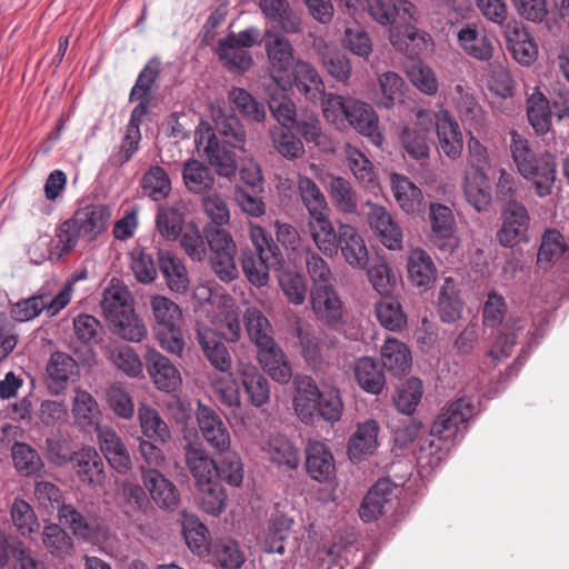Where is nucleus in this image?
Returning <instances> with one entry per match:
<instances>
[{"label": "nucleus", "instance_id": "53", "mask_svg": "<svg viewBox=\"0 0 569 569\" xmlns=\"http://www.w3.org/2000/svg\"><path fill=\"white\" fill-rule=\"evenodd\" d=\"M462 301L452 278H446L438 297V312L443 322H455L461 317Z\"/></svg>", "mask_w": 569, "mask_h": 569}, {"label": "nucleus", "instance_id": "13", "mask_svg": "<svg viewBox=\"0 0 569 569\" xmlns=\"http://www.w3.org/2000/svg\"><path fill=\"white\" fill-rule=\"evenodd\" d=\"M196 417L200 432L211 448L219 453L229 450L231 437L221 417L212 408L202 403L198 405Z\"/></svg>", "mask_w": 569, "mask_h": 569}, {"label": "nucleus", "instance_id": "1", "mask_svg": "<svg viewBox=\"0 0 569 569\" xmlns=\"http://www.w3.org/2000/svg\"><path fill=\"white\" fill-rule=\"evenodd\" d=\"M244 144L246 130L240 119L234 114H219L204 154L219 176L229 178L237 170L236 150H243Z\"/></svg>", "mask_w": 569, "mask_h": 569}, {"label": "nucleus", "instance_id": "6", "mask_svg": "<svg viewBox=\"0 0 569 569\" xmlns=\"http://www.w3.org/2000/svg\"><path fill=\"white\" fill-rule=\"evenodd\" d=\"M264 49L270 63V77L281 89H287L291 84L289 69H292L296 61L291 42L276 30H267Z\"/></svg>", "mask_w": 569, "mask_h": 569}, {"label": "nucleus", "instance_id": "7", "mask_svg": "<svg viewBox=\"0 0 569 569\" xmlns=\"http://www.w3.org/2000/svg\"><path fill=\"white\" fill-rule=\"evenodd\" d=\"M77 280L78 278L76 277L68 279L53 298L43 293L17 302L11 308V316L17 321H29L38 317L43 310H46L49 316L57 315L70 302Z\"/></svg>", "mask_w": 569, "mask_h": 569}, {"label": "nucleus", "instance_id": "40", "mask_svg": "<svg viewBox=\"0 0 569 569\" xmlns=\"http://www.w3.org/2000/svg\"><path fill=\"white\" fill-rule=\"evenodd\" d=\"M345 156L350 171L360 184L371 190L379 186L375 167L363 152L351 144H347Z\"/></svg>", "mask_w": 569, "mask_h": 569}, {"label": "nucleus", "instance_id": "9", "mask_svg": "<svg viewBox=\"0 0 569 569\" xmlns=\"http://www.w3.org/2000/svg\"><path fill=\"white\" fill-rule=\"evenodd\" d=\"M476 408L468 398L451 402L435 420L430 433L442 440H451L467 429L468 421L475 416Z\"/></svg>", "mask_w": 569, "mask_h": 569}, {"label": "nucleus", "instance_id": "3", "mask_svg": "<svg viewBox=\"0 0 569 569\" xmlns=\"http://www.w3.org/2000/svg\"><path fill=\"white\" fill-rule=\"evenodd\" d=\"M101 308L114 335L133 342L147 336V327L136 315L131 295L124 286L112 280L104 289Z\"/></svg>", "mask_w": 569, "mask_h": 569}, {"label": "nucleus", "instance_id": "44", "mask_svg": "<svg viewBox=\"0 0 569 569\" xmlns=\"http://www.w3.org/2000/svg\"><path fill=\"white\" fill-rule=\"evenodd\" d=\"M208 555H211L216 563L222 569H240L246 561L241 547L230 538L211 542Z\"/></svg>", "mask_w": 569, "mask_h": 569}, {"label": "nucleus", "instance_id": "39", "mask_svg": "<svg viewBox=\"0 0 569 569\" xmlns=\"http://www.w3.org/2000/svg\"><path fill=\"white\" fill-rule=\"evenodd\" d=\"M393 197L400 208L407 213L419 211L423 196L408 177L393 173L390 178Z\"/></svg>", "mask_w": 569, "mask_h": 569}, {"label": "nucleus", "instance_id": "33", "mask_svg": "<svg viewBox=\"0 0 569 569\" xmlns=\"http://www.w3.org/2000/svg\"><path fill=\"white\" fill-rule=\"evenodd\" d=\"M379 425L369 419L357 426L356 432L349 440L348 455L352 461H360L371 455L378 445Z\"/></svg>", "mask_w": 569, "mask_h": 569}, {"label": "nucleus", "instance_id": "10", "mask_svg": "<svg viewBox=\"0 0 569 569\" xmlns=\"http://www.w3.org/2000/svg\"><path fill=\"white\" fill-rule=\"evenodd\" d=\"M71 218L82 234V241L88 243L108 229L111 209L107 204L81 201Z\"/></svg>", "mask_w": 569, "mask_h": 569}, {"label": "nucleus", "instance_id": "37", "mask_svg": "<svg viewBox=\"0 0 569 569\" xmlns=\"http://www.w3.org/2000/svg\"><path fill=\"white\" fill-rule=\"evenodd\" d=\"M327 190L337 211L346 214L357 212L358 194L349 180L340 176H330Z\"/></svg>", "mask_w": 569, "mask_h": 569}, {"label": "nucleus", "instance_id": "27", "mask_svg": "<svg viewBox=\"0 0 569 569\" xmlns=\"http://www.w3.org/2000/svg\"><path fill=\"white\" fill-rule=\"evenodd\" d=\"M306 456V468L312 479L323 482L335 476V459L326 443L321 441H309Z\"/></svg>", "mask_w": 569, "mask_h": 569}, {"label": "nucleus", "instance_id": "54", "mask_svg": "<svg viewBox=\"0 0 569 569\" xmlns=\"http://www.w3.org/2000/svg\"><path fill=\"white\" fill-rule=\"evenodd\" d=\"M297 190L299 198L308 212V217L330 211L323 192L311 178L299 177Z\"/></svg>", "mask_w": 569, "mask_h": 569}, {"label": "nucleus", "instance_id": "17", "mask_svg": "<svg viewBox=\"0 0 569 569\" xmlns=\"http://www.w3.org/2000/svg\"><path fill=\"white\" fill-rule=\"evenodd\" d=\"M367 10L381 26L409 23L416 13V6L408 0H367Z\"/></svg>", "mask_w": 569, "mask_h": 569}, {"label": "nucleus", "instance_id": "51", "mask_svg": "<svg viewBox=\"0 0 569 569\" xmlns=\"http://www.w3.org/2000/svg\"><path fill=\"white\" fill-rule=\"evenodd\" d=\"M150 308L154 320V331L181 325L182 311L171 299L161 295L152 296Z\"/></svg>", "mask_w": 569, "mask_h": 569}, {"label": "nucleus", "instance_id": "32", "mask_svg": "<svg viewBox=\"0 0 569 569\" xmlns=\"http://www.w3.org/2000/svg\"><path fill=\"white\" fill-rule=\"evenodd\" d=\"M556 168L555 156L549 152H542L539 154L537 161L532 163V172L522 177L532 181L536 194L543 198L552 193L557 174Z\"/></svg>", "mask_w": 569, "mask_h": 569}, {"label": "nucleus", "instance_id": "5", "mask_svg": "<svg viewBox=\"0 0 569 569\" xmlns=\"http://www.w3.org/2000/svg\"><path fill=\"white\" fill-rule=\"evenodd\" d=\"M204 238L210 249V266L214 274L223 282L238 278L239 270L236 262L237 246L226 229L212 224L204 226Z\"/></svg>", "mask_w": 569, "mask_h": 569}, {"label": "nucleus", "instance_id": "52", "mask_svg": "<svg viewBox=\"0 0 569 569\" xmlns=\"http://www.w3.org/2000/svg\"><path fill=\"white\" fill-rule=\"evenodd\" d=\"M507 41L509 50L519 63L528 66L536 59L537 44L523 28H509L507 30Z\"/></svg>", "mask_w": 569, "mask_h": 569}, {"label": "nucleus", "instance_id": "14", "mask_svg": "<svg viewBox=\"0 0 569 569\" xmlns=\"http://www.w3.org/2000/svg\"><path fill=\"white\" fill-rule=\"evenodd\" d=\"M366 206L369 208L367 212L369 227L380 242L388 249H400L402 244V232L388 210L371 201H367Z\"/></svg>", "mask_w": 569, "mask_h": 569}, {"label": "nucleus", "instance_id": "22", "mask_svg": "<svg viewBox=\"0 0 569 569\" xmlns=\"http://www.w3.org/2000/svg\"><path fill=\"white\" fill-rule=\"evenodd\" d=\"M459 48L470 58L489 61L493 57L495 46L485 29L476 24H467L457 33Z\"/></svg>", "mask_w": 569, "mask_h": 569}, {"label": "nucleus", "instance_id": "25", "mask_svg": "<svg viewBox=\"0 0 569 569\" xmlns=\"http://www.w3.org/2000/svg\"><path fill=\"white\" fill-rule=\"evenodd\" d=\"M436 130L439 139V148L450 159L460 157L463 140L458 122L447 110L436 113Z\"/></svg>", "mask_w": 569, "mask_h": 569}, {"label": "nucleus", "instance_id": "60", "mask_svg": "<svg viewBox=\"0 0 569 569\" xmlns=\"http://www.w3.org/2000/svg\"><path fill=\"white\" fill-rule=\"evenodd\" d=\"M161 72V62L158 58L150 59L139 73L134 86L129 96L130 101L142 100L150 102L152 100L151 90Z\"/></svg>", "mask_w": 569, "mask_h": 569}, {"label": "nucleus", "instance_id": "23", "mask_svg": "<svg viewBox=\"0 0 569 569\" xmlns=\"http://www.w3.org/2000/svg\"><path fill=\"white\" fill-rule=\"evenodd\" d=\"M117 503L123 515L134 523L141 520V515L152 508L143 488L128 479L119 485Z\"/></svg>", "mask_w": 569, "mask_h": 569}, {"label": "nucleus", "instance_id": "20", "mask_svg": "<svg viewBox=\"0 0 569 569\" xmlns=\"http://www.w3.org/2000/svg\"><path fill=\"white\" fill-rule=\"evenodd\" d=\"M346 124L351 126L360 134L370 138L376 146H381L383 136L379 130V118L373 108L366 102L350 99Z\"/></svg>", "mask_w": 569, "mask_h": 569}, {"label": "nucleus", "instance_id": "18", "mask_svg": "<svg viewBox=\"0 0 569 569\" xmlns=\"http://www.w3.org/2000/svg\"><path fill=\"white\" fill-rule=\"evenodd\" d=\"M144 362L152 382L159 390L170 392L180 386V371L158 350L148 349Z\"/></svg>", "mask_w": 569, "mask_h": 569}, {"label": "nucleus", "instance_id": "58", "mask_svg": "<svg viewBox=\"0 0 569 569\" xmlns=\"http://www.w3.org/2000/svg\"><path fill=\"white\" fill-rule=\"evenodd\" d=\"M229 100L244 119L253 122H263L266 119L264 104L258 101L251 93L242 88H232L229 92Z\"/></svg>", "mask_w": 569, "mask_h": 569}, {"label": "nucleus", "instance_id": "12", "mask_svg": "<svg viewBox=\"0 0 569 569\" xmlns=\"http://www.w3.org/2000/svg\"><path fill=\"white\" fill-rule=\"evenodd\" d=\"M196 338L203 357L217 372L232 370L231 353L216 330L198 322Z\"/></svg>", "mask_w": 569, "mask_h": 569}, {"label": "nucleus", "instance_id": "19", "mask_svg": "<svg viewBox=\"0 0 569 569\" xmlns=\"http://www.w3.org/2000/svg\"><path fill=\"white\" fill-rule=\"evenodd\" d=\"M289 74L290 87H296L306 100L316 103L321 99L325 93V82L315 66L302 59H297Z\"/></svg>", "mask_w": 569, "mask_h": 569}, {"label": "nucleus", "instance_id": "24", "mask_svg": "<svg viewBox=\"0 0 569 569\" xmlns=\"http://www.w3.org/2000/svg\"><path fill=\"white\" fill-rule=\"evenodd\" d=\"M258 360L263 371L278 383H288L292 377L291 365L276 340L267 347H259Z\"/></svg>", "mask_w": 569, "mask_h": 569}, {"label": "nucleus", "instance_id": "61", "mask_svg": "<svg viewBox=\"0 0 569 569\" xmlns=\"http://www.w3.org/2000/svg\"><path fill=\"white\" fill-rule=\"evenodd\" d=\"M182 178L186 187L194 193H202L213 186L214 178L210 169L196 159L184 162Z\"/></svg>", "mask_w": 569, "mask_h": 569}, {"label": "nucleus", "instance_id": "47", "mask_svg": "<svg viewBox=\"0 0 569 569\" xmlns=\"http://www.w3.org/2000/svg\"><path fill=\"white\" fill-rule=\"evenodd\" d=\"M82 240V234L72 220L68 218L57 226L54 230L53 244L50 251L51 259L59 260L63 256L71 253Z\"/></svg>", "mask_w": 569, "mask_h": 569}, {"label": "nucleus", "instance_id": "31", "mask_svg": "<svg viewBox=\"0 0 569 569\" xmlns=\"http://www.w3.org/2000/svg\"><path fill=\"white\" fill-rule=\"evenodd\" d=\"M74 470L79 480L89 486H100L104 481V465L98 451L84 447L73 458Z\"/></svg>", "mask_w": 569, "mask_h": 569}, {"label": "nucleus", "instance_id": "26", "mask_svg": "<svg viewBox=\"0 0 569 569\" xmlns=\"http://www.w3.org/2000/svg\"><path fill=\"white\" fill-rule=\"evenodd\" d=\"M307 228L320 252L330 258L337 254L338 230L330 220V211L308 217Z\"/></svg>", "mask_w": 569, "mask_h": 569}, {"label": "nucleus", "instance_id": "55", "mask_svg": "<svg viewBox=\"0 0 569 569\" xmlns=\"http://www.w3.org/2000/svg\"><path fill=\"white\" fill-rule=\"evenodd\" d=\"M407 270L409 279L418 287H428L433 281L436 274L431 257L421 249L410 252Z\"/></svg>", "mask_w": 569, "mask_h": 569}, {"label": "nucleus", "instance_id": "4", "mask_svg": "<svg viewBox=\"0 0 569 569\" xmlns=\"http://www.w3.org/2000/svg\"><path fill=\"white\" fill-rule=\"evenodd\" d=\"M250 240L254 250L242 252V269L248 280L256 287H263L269 281L270 270L283 266V253L270 233L258 224H250Z\"/></svg>", "mask_w": 569, "mask_h": 569}, {"label": "nucleus", "instance_id": "11", "mask_svg": "<svg viewBox=\"0 0 569 569\" xmlns=\"http://www.w3.org/2000/svg\"><path fill=\"white\" fill-rule=\"evenodd\" d=\"M311 306L316 318L327 327L338 330L343 325V305L332 284L312 288Z\"/></svg>", "mask_w": 569, "mask_h": 569}, {"label": "nucleus", "instance_id": "46", "mask_svg": "<svg viewBox=\"0 0 569 569\" xmlns=\"http://www.w3.org/2000/svg\"><path fill=\"white\" fill-rule=\"evenodd\" d=\"M292 525V518L283 513L276 512L271 516L263 541L266 552L284 553V541L291 531Z\"/></svg>", "mask_w": 569, "mask_h": 569}, {"label": "nucleus", "instance_id": "16", "mask_svg": "<svg viewBox=\"0 0 569 569\" xmlns=\"http://www.w3.org/2000/svg\"><path fill=\"white\" fill-rule=\"evenodd\" d=\"M140 469L143 486L154 503L163 510H176L180 503V492L176 485L159 470H144L143 466Z\"/></svg>", "mask_w": 569, "mask_h": 569}, {"label": "nucleus", "instance_id": "36", "mask_svg": "<svg viewBox=\"0 0 569 569\" xmlns=\"http://www.w3.org/2000/svg\"><path fill=\"white\" fill-rule=\"evenodd\" d=\"M381 363L392 375L405 373L411 366V352L406 343L387 338L380 350Z\"/></svg>", "mask_w": 569, "mask_h": 569}, {"label": "nucleus", "instance_id": "64", "mask_svg": "<svg viewBox=\"0 0 569 569\" xmlns=\"http://www.w3.org/2000/svg\"><path fill=\"white\" fill-rule=\"evenodd\" d=\"M12 523L17 531L23 536L31 538L40 529V523L32 507L23 499H14L10 508Z\"/></svg>", "mask_w": 569, "mask_h": 569}, {"label": "nucleus", "instance_id": "42", "mask_svg": "<svg viewBox=\"0 0 569 569\" xmlns=\"http://www.w3.org/2000/svg\"><path fill=\"white\" fill-rule=\"evenodd\" d=\"M243 323L249 339L259 347H267L273 339V328L266 315L257 307H248Z\"/></svg>", "mask_w": 569, "mask_h": 569}, {"label": "nucleus", "instance_id": "62", "mask_svg": "<svg viewBox=\"0 0 569 569\" xmlns=\"http://www.w3.org/2000/svg\"><path fill=\"white\" fill-rule=\"evenodd\" d=\"M567 244L562 234L556 229H548L543 232L540 248L537 256L539 268L547 269L558 260L566 251Z\"/></svg>", "mask_w": 569, "mask_h": 569}, {"label": "nucleus", "instance_id": "28", "mask_svg": "<svg viewBox=\"0 0 569 569\" xmlns=\"http://www.w3.org/2000/svg\"><path fill=\"white\" fill-rule=\"evenodd\" d=\"M395 487L389 479L378 480L365 496L359 516L366 521H373L382 516L387 505L391 503Z\"/></svg>", "mask_w": 569, "mask_h": 569}, {"label": "nucleus", "instance_id": "59", "mask_svg": "<svg viewBox=\"0 0 569 569\" xmlns=\"http://www.w3.org/2000/svg\"><path fill=\"white\" fill-rule=\"evenodd\" d=\"M376 317L380 325L390 331H399L407 325V316L398 300L383 296L375 307Z\"/></svg>", "mask_w": 569, "mask_h": 569}, {"label": "nucleus", "instance_id": "57", "mask_svg": "<svg viewBox=\"0 0 569 569\" xmlns=\"http://www.w3.org/2000/svg\"><path fill=\"white\" fill-rule=\"evenodd\" d=\"M217 56L222 64L229 70L244 72L252 66V56L240 46L222 38L218 41Z\"/></svg>", "mask_w": 569, "mask_h": 569}, {"label": "nucleus", "instance_id": "2", "mask_svg": "<svg viewBox=\"0 0 569 569\" xmlns=\"http://www.w3.org/2000/svg\"><path fill=\"white\" fill-rule=\"evenodd\" d=\"M295 385L293 408L303 423H312L316 417L329 422H336L341 418L343 405L337 389L320 391L309 376L297 377Z\"/></svg>", "mask_w": 569, "mask_h": 569}, {"label": "nucleus", "instance_id": "29", "mask_svg": "<svg viewBox=\"0 0 569 569\" xmlns=\"http://www.w3.org/2000/svg\"><path fill=\"white\" fill-rule=\"evenodd\" d=\"M260 9L271 26L270 30L280 29L286 33L300 31V18L290 9L287 0H260Z\"/></svg>", "mask_w": 569, "mask_h": 569}, {"label": "nucleus", "instance_id": "38", "mask_svg": "<svg viewBox=\"0 0 569 569\" xmlns=\"http://www.w3.org/2000/svg\"><path fill=\"white\" fill-rule=\"evenodd\" d=\"M186 465L197 483L214 479L217 463L199 443H189L184 447Z\"/></svg>", "mask_w": 569, "mask_h": 569}, {"label": "nucleus", "instance_id": "15", "mask_svg": "<svg viewBox=\"0 0 569 569\" xmlns=\"http://www.w3.org/2000/svg\"><path fill=\"white\" fill-rule=\"evenodd\" d=\"M98 443L104 458L117 472L126 475L132 466L130 453L118 432L109 426H100Z\"/></svg>", "mask_w": 569, "mask_h": 569}, {"label": "nucleus", "instance_id": "63", "mask_svg": "<svg viewBox=\"0 0 569 569\" xmlns=\"http://www.w3.org/2000/svg\"><path fill=\"white\" fill-rule=\"evenodd\" d=\"M141 187L144 194L154 201L164 200L171 191L169 176L159 166H152L147 170L142 177Z\"/></svg>", "mask_w": 569, "mask_h": 569}, {"label": "nucleus", "instance_id": "43", "mask_svg": "<svg viewBox=\"0 0 569 569\" xmlns=\"http://www.w3.org/2000/svg\"><path fill=\"white\" fill-rule=\"evenodd\" d=\"M138 420L142 435L154 442L166 443L171 439L167 422L154 408L141 405L138 408Z\"/></svg>", "mask_w": 569, "mask_h": 569}, {"label": "nucleus", "instance_id": "8", "mask_svg": "<svg viewBox=\"0 0 569 569\" xmlns=\"http://www.w3.org/2000/svg\"><path fill=\"white\" fill-rule=\"evenodd\" d=\"M530 216L520 201H511L501 209V227L496 233L498 242L505 248H512L528 241Z\"/></svg>", "mask_w": 569, "mask_h": 569}, {"label": "nucleus", "instance_id": "48", "mask_svg": "<svg viewBox=\"0 0 569 569\" xmlns=\"http://www.w3.org/2000/svg\"><path fill=\"white\" fill-rule=\"evenodd\" d=\"M182 533L189 549L202 557L208 555L210 545L208 539V528L193 515L183 512Z\"/></svg>", "mask_w": 569, "mask_h": 569}, {"label": "nucleus", "instance_id": "41", "mask_svg": "<svg viewBox=\"0 0 569 569\" xmlns=\"http://www.w3.org/2000/svg\"><path fill=\"white\" fill-rule=\"evenodd\" d=\"M72 413L76 423L82 428H94L100 427L101 411L94 397L81 389L76 390V395L72 403Z\"/></svg>", "mask_w": 569, "mask_h": 569}, {"label": "nucleus", "instance_id": "50", "mask_svg": "<svg viewBox=\"0 0 569 569\" xmlns=\"http://www.w3.org/2000/svg\"><path fill=\"white\" fill-rule=\"evenodd\" d=\"M197 499L201 509L212 516L220 515L227 501V493L217 479L197 483Z\"/></svg>", "mask_w": 569, "mask_h": 569}, {"label": "nucleus", "instance_id": "34", "mask_svg": "<svg viewBox=\"0 0 569 569\" xmlns=\"http://www.w3.org/2000/svg\"><path fill=\"white\" fill-rule=\"evenodd\" d=\"M158 266L168 288L177 293L188 289V272L182 261L169 251H158Z\"/></svg>", "mask_w": 569, "mask_h": 569}, {"label": "nucleus", "instance_id": "45", "mask_svg": "<svg viewBox=\"0 0 569 569\" xmlns=\"http://www.w3.org/2000/svg\"><path fill=\"white\" fill-rule=\"evenodd\" d=\"M457 112L463 122L481 126L483 122V110L471 93L470 89L462 83L455 86L452 91Z\"/></svg>", "mask_w": 569, "mask_h": 569}, {"label": "nucleus", "instance_id": "35", "mask_svg": "<svg viewBox=\"0 0 569 569\" xmlns=\"http://www.w3.org/2000/svg\"><path fill=\"white\" fill-rule=\"evenodd\" d=\"M355 379L359 387L371 395H379L386 385V378L380 365L369 357H362L355 362Z\"/></svg>", "mask_w": 569, "mask_h": 569}, {"label": "nucleus", "instance_id": "49", "mask_svg": "<svg viewBox=\"0 0 569 569\" xmlns=\"http://www.w3.org/2000/svg\"><path fill=\"white\" fill-rule=\"evenodd\" d=\"M58 516L61 522L67 525L78 538L92 540L96 536L97 525L92 517H87L72 505L62 503Z\"/></svg>", "mask_w": 569, "mask_h": 569}, {"label": "nucleus", "instance_id": "56", "mask_svg": "<svg viewBox=\"0 0 569 569\" xmlns=\"http://www.w3.org/2000/svg\"><path fill=\"white\" fill-rule=\"evenodd\" d=\"M428 134L427 129L406 126L399 133V142L410 158L423 160L429 158L430 153Z\"/></svg>", "mask_w": 569, "mask_h": 569}, {"label": "nucleus", "instance_id": "30", "mask_svg": "<svg viewBox=\"0 0 569 569\" xmlns=\"http://www.w3.org/2000/svg\"><path fill=\"white\" fill-rule=\"evenodd\" d=\"M463 193L467 202L478 212L487 211L492 202L487 172L467 171L463 178Z\"/></svg>", "mask_w": 569, "mask_h": 569}, {"label": "nucleus", "instance_id": "21", "mask_svg": "<svg viewBox=\"0 0 569 569\" xmlns=\"http://www.w3.org/2000/svg\"><path fill=\"white\" fill-rule=\"evenodd\" d=\"M339 250L352 268L365 269L367 267L368 249L365 240L357 229L348 223H340L338 227L337 252Z\"/></svg>", "mask_w": 569, "mask_h": 569}]
</instances>
